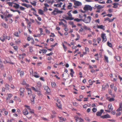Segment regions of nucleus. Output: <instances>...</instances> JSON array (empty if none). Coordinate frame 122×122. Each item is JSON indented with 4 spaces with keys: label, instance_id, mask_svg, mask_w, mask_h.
I'll return each instance as SVG.
<instances>
[{
    "label": "nucleus",
    "instance_id": "56",
    "mask_svg": "<svg viewBox=\"0 0 122 122\" xmlns=\"http://www.w3.org/2000/svg\"><path fill=\"white\" fill-rule=\"evenodd\" d=\"M19 7L20 9L22 10H24L25 9L24 7L22 6H20Z\"/></svg>",
    "mask_w": 122,
    "mask_h": 122
},
{
    "label": "nucleus",
    "instance_id": "43",
    "mask_svg": "<svg viewBox=\"0 0 122 122\" xmlns=\"http://www.w3.org/2000/svg\"><path fill=\"white\" fill-rule=\"evenodd\" d=\"M85 51L87 53H89V48L87 47H86L85 49Z\"/></svg>",
    "mask_w": 122,
    "mask_h": 122
},
{
    "label": "nucleus",
    "instance_id": "50",
    "mask_svg": "<svg viewBox=\"0 0 122 122\" xmlns=\"http://www.w3.org/2000/svg\"><path fill=\"white\" fill-rule=\"evenodd\" d=\"M2 36L0 37V40L2 42H4L5 41V39Z\"/></svg>",
    "mask_w": 122,
    "mask_h": 122
},
{
    "label": "nucleus",
    "instance_id": "62",
    "mask_svg": "<svg viewBox=\"0 0 122 122\" xmlns=\"http://www.w3.org/2000/svg\"><path fill=\"white\" fill-rule=\"evenodd\" d=\"M92 110L93 112H96L97 109L96 108H94L92 109Z\"/></svg>",
    "mask_w": 122,
    "mask_h": 122
},
{
    "label": "nucleus",
    "instance_id": "13",
    "mask_svg": "<svg viewBox=\"0 0 122 122\" xmlns=\"http://www.w3.org/2000/svg\"><path fill=\"white\" fill-rule=\"evenodd\" d=\"M104 112V110L103 109H101L100 112H97L96 115L97 116H101L102 113Z\"/></svg>",
    "mask_w": 122,
    "mask_h": 122
},
{
    "label": "nucleus",
    "instance_id": "7",
    "mask_svg": "<svg viewBox=\"0 0 122 122\" xmlns=\"http://www.w3.org/2000/svg\"><path fill=\"white\" fill-rule=\"evenodd\" d=\"M26 56V55L24 53H23L22 54H19V60H23V58L25 56Z\"/></svg>",
    "mask_w": 122,
    "mask_h": 122
},
{
    "label": "nucleus",
    "instance_id": "52",
    "mask_svg": "<svg viewBox=\"0 0 122 122\" xmlns=\"http://www.w3.org/2000/svg\"><path fill=\"white\" fill-rule=\"evenodd\" d=\"M43 53H45L47 52V51L46 49H43L41 50Z\"/></svg>",
    "mask_w": 122,
    "mask_h": 122
},
{
    "label": "nucleus",
    "instance_id": "39",
    "mask_svg": "<svg viewBox=\"0 0 122 122\" xmlns=\"http://www.w3.org/2000/svg\"><path fill=\"white\" fill-rule=\"evenodd\" d=\"M59 23L60 25H63L64 27H66V25H67L66 24H64L61 21L59 22Z\"/></svg>",
    "mask_w": 122,
    "mask_h": 122
},
{
    "label": "nucleus",
    "instance_id": "49",
    "mask_svg": "<svg viewBox=\"0 0 122 122\" xmlns=\"http://www.w3.org/2000/svg\"><path fill=\"white\" fill-rule=\"evenodd\" d=\"M108 100L110 102H112L114 101L115 100V99L113 98H110L109 100Z\"/></svg>",
    "mask_w": 122,
    "mask_h": 122
},
{
    "label": "nucleus",
    "instance_id": "38",
    "mask_svg": "<svg viewBox=\"0 0 122 122\" xmlns=\"http://www.w3.org/2000/svg\"><path fill=\"white\" fill-rule=\"evenodd\" d=\"M104 7V6H102L101 5H99L98 6H97L96 7L97 9H100L103 8Z\"/></svg>",
    "mask_w": 122,
    "mask_h": 122
},
{
    "label": "nucleus",
    "instance_id": "64",
    "mask_svg": "<svg viewBox=\"0 0 122 122\" xmlns=\"http://www.w3.org/2000/svg\"><path fill=\"white\" fill-rule=\"evenodd\" d=\"M34 2V3L31 2H30V3L33 5L35 6H36V2Z\"/></svg>",
    "mask_w": 122,
    "mask_h": 122
},
{
    "label": "nucleus",
    "instance_id": "18",
    "mask_svg": "<svg viewBox=\"0 0 122 122\" xmlns=\"http://www.w3.org/2000/svg\"><path fill=\"white\" fill-rule=\"evenodd\" d=\"M97 27L98 29H102L104 30H105V26H104L102 25H97Z\"/></svg>",
    "mask_w": 122,
    "mask_h": 122
},
{
    "label": "nucleus",
    "instance_id": "2",
    "mask_svg": "<svg viewBox=\"0 0 122 122\" xmlns=\"http://www.w3.org/2000/svg\"><path fill=\"white\" fill-rule=\"evenodd\" d=\"M25 90V88L23 87L20 88L19 90L20 95L22 97H23L24 96Z\"/></svg>",
    "mask_w": 122,
    "mask_h": 122
},
{
    "label": "nucleus",
    "instance_id": "1",
    "mask_svg": "<svg viewBox=\"0 0 122 122\" xmlns=\"http://www.w3.org/2000/svg\"><path fill=\"white\" fill-rule=\"evenodd\" d=\"M63 12V11L59 10L58 9L55 8L53 11L51 13L52 15H56L58 13H61Z\"/></svg>",
    "mask_w": 122,
    "mask_h": 122
},
{
    "label": "nucleus",
    "instance_id": "16",
    "mask_svg": "<svg viewBox=\"0 0 122 122\" xmlns=\"http://www.w3.org/2000/svg\"><path fill=\"white\" fill-rule=\"evenodd\" d=\"M116 18L114 17L112 19H110L109 18L107 17L105 19V21L108 20L109 22H111L113 21Z\"/></svg>",
    "mask_w": 122,
    "mask_h": 122
},
{
    "label": "nucleus",
    "instance_id": "40",
    "mask_svg": "<svg viewBox=\"0 0 122 122\" xmlns=\"http://www.w3.org/2000/svg\"><path fill=\"white\" fill-rule=\"evenodd\" d=\"M37 86L39 88H40L41 86V84L40 82H38L37 84Z\"/></svg>",
    "mask_w": 122,
    "mask_h": 122
},
{
    "label": "nucleus",
    "instance_id": "10",
    "mask_svg": "<svg viewBox=\"0 0 122 122\" xmlns=\"http://www.w3.org/2000/svg\"><path fill=\"white\" fill-rule=\"evenodd\" d=\"M31 88L35 92H37V94L38 96H40L42 95L41 94V92L40 91V90H38V89H37V90H36L35 89V87H31Z\"/></svg>",
    "mask_w": 122,
    "mask_h": 122
},
{
    "label": "nucleus",
    "instance_id": "17",
    "mask_svg": "<svg viewBox=\"0 0 122 122\" xmlns=\"http://www.w3.org/2000/svg\"><path fill=\"white\" fill-rule=\"evenodd\" d=\"M74 5L76 6H79L81 5V3L79 1H76L74 3Z\"/></svg>",
    "mask_w": 122,
    "mask_h": 122
},
{
    "label": "nucleus",
    "instance_id": "48",
    "mask_svg": "<svg viewBox=\"0 0 122 122\" xmlns=\"http://www.w3.org/2000/svg\"><path fill=\"white\" fill-rule=\"evenodd\" d=\"M62 46H63V48L64 50V51H66V50L67 49V48L66 46H65L64 44L63 43H62Z\"/></svg>",
    "mask_w": 122,
    "mask_h": 122
},
{
    "label": "nucleus",
    "instance_id": "19",
    "mask_svg": "<svg viewBox=\"0 0 122 122\" xmlns=\"http://www.w3.org/2000/svg\"><path fill=\"white\" fill-rule=\"evenodd\" d=\"M59 118L60 119V122H63V121H65L66 120V118H63L62 117H59Z\"/></svg>",
    "mask_w": 122,
    "mask_h": 122
},
{
    "label": "nucleus",
    "instance_id": "29",
    "mask_svg": "<svg viewBox=\"0 0 122 122\" xmlns=\"http://www.w3.org/2000/svg\"><path fill=\"white\" fill-rule=\"evenodd\" d=\"M28 115L27 117L29 119H31L32 118V115L30 113H28Z\"/></svg>",
    "mask_w": 122,
    "mask_h": 122
},
{
    "label": "nucleus",
    "instance_id": "34",
    "mask_svg": "<svg viewBox=\"0 0 122 122\" xmlns=\"http://www.w3.org/2000/svg\"><path fill=\"white\" fill-rule=\"evenodd\" d=\"M2 26L5 28H8V26L5 23H2Z\"/></svg>",
    "mask_w": 122,
    "mask_h": 122
},
{
    "label": "nucleus",
    "instance_id": "44",
    "mask_svg": "<svg viewBox=\"0 0 122 122\" xmlns=\"http://www.w3.org/2000/svg\"><path fill=\"white\" fill-rule=\"evenodd\" d=\"M96 56V57L95 58V59L97 60H98V53H97L94 56Z\"/></svg>",
    "mask_w": 122,
    "mask_h": 122
},
{
    "label": "nucleus",
    "instance_id": "25",
    "mask_svg": "<svg viewBox=\"0 0 122 122\" xmlns=\"http://www.w3.org/2000/svg\"><path fill=\"white\" fill-rule=\"evenodd\" d=\"M104 60L106 61V62L107 63H108L109 62V61L108 60V57L105 55H104Z\"/></svg>",
    "mask_w": 122,
    "mask_h": 122
},
{
    "label": "nucleus",
    "instance_id": "37",
    "mask_svg": "<svg viewBox=\"0 0 122 122\" xmlns=\"http://www.w3.org/2000/svg\"><path fill=\"white\" fill-rule=\"evenodd\" d=\"M76 35L77 38L75 39L76 41H77L79 40L80 38V36L78 34H76Z\"/></svg>",
    "mask_w": 122,
    "mask_h": 122
},
{
    "label": "nucleus",
    "instance_id": "8",
    "mask_svg": "<svg viewBox=\"0 0 122 122\" xmlns=\"http://www.w3.org/2000/svg\"><path fill=\"white\" fill-rule=\"evenodd\" d=\"M105 33H103L101 34V36L102 39V42H104L107 41Z\"/></svg>",
    "mask_w": 122,
    "mask_h": 122
},
{
    "label": "nucleus",
    "instance_id": "54",
    "mask_svg": "<svg viewBox=\"0 0 122 122\" xmlns=\"http://www.w3.org/2000/svg\"><path fill=\"white\" fill-rule=\"evenodd\" d=\"M7 95L9 98H11L12 96V95L11 94H8Z\"/></svg>",
    "mask_w": 122,
    "mask_h": 122
},
{
    "label": "nucleus",
    "instance_id": "42",
    "mask_svg": "<svg viewBox=\"0 0 122 122\" xmlns=\"http://www.w3.org/2000/svg\"><path fill=\"white\" fill-rule=\"evenodd\" d=\"M14 35L18 37L19 36L18 32H15L14 33Z\"/></svg>",
    "mask_w": 122,
    "mask_h": 122
},
{
    "label": "nucleus",
    "instance_id": "15",
    "mask_svg": "<svg viewBox=\"0 0 122 122\" xmlns=\"http://www.w3.org/2000/svg\"><path fill=\"white\" fill-rule=\"evenodd\" d=\"M22 112L24 115L26 116L28 114V112L26 109H25L22 111Z\"/></svg>",
    "mask_w": 122,
    "mask_h": 122
},
{
    "label": "nucleus",
    "instance_id": "6",
    "mask_svg": "<svg viewBox=\"0 0 122 122\" xmlns=\"http://www.w3.org/2000/svg\"><path fill=\"white\" fill-rule=\"evenodd\" d=\"M67 14L69 16L67 17H66L65 18L66 20H71L74 19V18L72 17V16L71 13L68 12Z\"/></svg>",
    "mask_w": 122,
    "mask_h": 122
},
{
    "label": "nucleus",
    "instance_id": "63",
    "mask_svg": "<svg viewBox=\"0 0 122 122\" xmlns=\"http://www.w3.org/2000/svg\"><path fill=\"white\" fill-rule=\"evenodd\" d=\"M29 44L28 43H26L25 45L23 46L24 47V48H26L27 46H29Z\"/></svg>",
    "mask_w": 122,
    "mask_h": 122
},
{
    "label": "nucleus",
    "instance_id": "60",
    "mask_svg": "<svg viewBox=\"0 0 122 122\" xmlns=\"http://www.w3.org/2000/svg\"><path fill=\"white\" fill-rule=\"evenodd\" d=\"M32 39V37L31 38L30 37H28L27 38V40L29 41H31Z\"/></svg>",
    "mask_w": 122,
    "mask_h": 122
},
{
    "label": "nucleus",
    "instance_id": "11",
    "mask_svg": "<svg viewBox=\"0 0 122 122\" xmlns=\"http://www.w3.org/2000/svg\"><path fill=\"white\" fill-rule=\"evenodd\" d=\"M57 103H56V104L58 107L60 109H62L61 105L60 102V101L57 100Z\"/></svg>",
    "mask_w": 122,
    "mask_h": 122
},
{
    "label": "nucleus",
    "instance_id": "46",
    "mask_svg": "<svg viewBox=\"0 0 122 122\" xmlns=\"http://www.w3.org/2000/svg\"><path fill=\"white\" fill-rule=\"evenodd\" d=\"M84 28L85 29H87L89 30H91V29L90 27H87V26H84Z\"/></svg>",
    "mask_w": 122,
    "mask_h": 122
},
{
    "label": "nucleus",
    "instance_id": "3",
    "mask_svg": "<svg viewBox=\"0 0 122 122\" xmlns=\"http://www.w3.org/2000/svg\"><path fill=\"white\" fill-rule=\"evenodd\" d=\"M74 117L76 122H82L84 121L83 119L77 116H75Z\"/></svg>",
    "mask_w": 122,
    "mask_h": 122
},
{
    "label": "nucleus",
    "instance_id": "31",
    "mask_svg": "<svg viewBox=\"0 0 122 122\" xmlns=\"http://www.w3.org/2000/svg\"><path fill=\"white\" fill-rule=\"evenodd\" d=\"M115 58H116V59L118 61H119L121 60V58L120 57L118 56H116L114 57Z\"/></svg>",
    "mask_w": 122,
    "mask_h": 122
},
{
    "label": "nucleus",
    "instance_id": "35",
    "mask_svg": "<svg viewBox=\"0 0 122 122\" xmlns=\"http://www.w3.org/2000/svg\"><path fill=\"white\" fill-rule=\"evenodd\" d=\"M107 45L109 47H112V45L111 43H110L109 41L107 42Z\"/></svg>",
    "mask_w": 122,
    "mask_h": 122
},
{
    "label": "nucleus",
    "instance_id": "28",
    "mask_svg": "<svg viewBox=\"0 0 122 122\" xmlns=\"http://www.w3.org/2000/svg\"><path fill=\"white\" fill-rule=\"evenodd\" d=\"M113 7L114 8H117L118 7V3H114L113 4Z\"/></svg>",
    "mask_w": 122,
    "mask_h": 122
},
{
    "label": "nucleus",
    "instance_id": "32",
    "mask_svg": "<svg viewBox=\"0 0 122 122\" xmlns=\"http://www.w3.org/2000/svg\"><path fill=\"white\" fill-rule=\"evenodd\" d=\"M34 15L36 16L37 17V19L39 21H41L42 19L38 15H37L36 14H34Z\"/></svg>",
    "mask_w": 122,
    "mask_h": 122
},
{
    "label": "nucleus",
    "instance_id": "30",
    "mask_svg": "<svg viewBox=\"0 0 122 122\" xmlns=\"http://www.w3.org/2000/svg\"><path fill=\"white\" fill-rule=\"evenodd\" d=\"M51 85L52 87L54 88H55L56 85V83L55 82L51 83Z\"/></svg>",
    "mask_w": 122,
    "mask_h": 122
},
{
    "label": "nucleus",
    "instance_id": "27",
    "mask_svg": "<svg viewBox=\"0 0 122 122\" xmlns=\"http://www.w3.org/2000/svg\"><path fill=\"white\" fill-rule=\"evenodd\" d=\"M70 71L71 72L70 73V75L71 77H72L73 76V74L74 73V72L72 69H71Z\"/></svg>",
    "mask_w": 122,
    "mask_h": 122
},
{
    "label": "nucleus",
    "instance_id": "59",
    "mask_svg": "<svg viewBox=\"0 0 122 122\" xmlns=\"http://www.w3.org/2000/svg\"><path fill=\"white\" fill-rule=\"evenodd\" d=\"M65 28H64V29L66 31H67L68 30V28L67 27V25H66V27H64Z\"/></svg>",
    "mask_w": 122,
    "mask_h": 122
},
{
    "label": "nucleus",
    "instance_id": "21",
    "mask_svg": "<svg viewBox=\"0 0 122 122\" xmlns=\"http://www.w3.org/2000/svg\"><path fill=\"white\" fill-rule=\"evenodd\" d=\"M108 107L110 111H112L113 109V107H112V105L111 104H110L108 105Z\"/></svg>",
    "mask_w": 122,
    "mask_h": 122
},
{
    "label": "nucleus",
    "instance_id": "14",
    "mask_svg": "<svg viewBox=\"0 0 122 122\" xmlns=\"http://www.w3.org/2000/svg\"><path fill=\"white\" fill-rule=\"evenodd\" d=\"M122 110V103L121 102L119 104V107L116 110L117 112H118Z\"/></svg>",
    "mask_w": 122,
    "mask_h": 122
},
{
    "label": "nucleus",
    "instance_id": "24",
    "mask_svg": "<svg viewBox=\"0 0 122 122\" xmlns=\"http://www.w3.org/2000/svg\"><path fill=\"white\" fill-rule=\"evenodd\" d=\"M14 4L15 5H13V6L16 9H18L19 8L20 6L19 4L16 3H14Z\"/></svg>",
    "mask_w": 122,
    "mask_h": 122
},
{
    "label": "nucleus",
    "instance_id": "33",
    "mask_svg": "<svg viewBox=\"0 0 122 122\" xmlns=\"http://www.w3.org/2000/svg\"><path fill=\"white\" fill-rule=\"evenodd\" d=\"M55 2V1L54 0H48L47 1V3L48 4L51 3V5L53 3Z\"/></svg>",
    "mask_w": 122,
    "mask_h": 122
},
{
    "label": "nucleus",
    "instance_id": "4",
    "mask_svg": "<svg viewBox=\"0 0 122 122\" xmlns=\"http://www.w3.org/2000/svg\"><path fill=\"white\" fill-rule=\"evenodd\" d=\"M84 10H89L92 11V8L91 6L89 5H86L83 8Z\"/></svg>",
    "mask_w": 122,
    "mask_h": 122
},
{
    "label": "nucleus",
    "instance_id": "53",
    "mask_svg": "<svg viewBox=\"0 0 122 122\" xmlns=\"http://www.w3.org/2000/svg\"><path fill=\"white\" fill-rule=\"evenodd\" d=\"M29 50L30 52H32L33 51V47L31 46L30 47H29Z\"/></svg>",
    "mask_w": 122,
    "mask_h": 122
},
{
    "label": "nucleus",
    "instance_id": "58",
    "mask_svg": "<svg viewBox=\"0 0 122 122\" xmlns=\"http://www.w3.org/2000/svg\"><path fill=\"white\" fill-rule=\"evenodd\" d=\"M13 48L16 51H17L18 49V47L17 46H13Z\"/></svg>",
    "mask_w": 122,
    "mask_h": 122
},
{
    "label": "nucleus",
    "instance_id": "41",
    "mask_svg": "<svg viewBox=\"0 0 122 122\" xmlns=\"http://www.w3.org/2000/svg\"><path fill=\"white\" fill-rule=\"evenodd\" d=\"M74 19V21H76L77 22H79L81 20V19H79L78 18H75Z\"/></svg>",
    "mask_w": 122,
    "mask_h": 122
},
{
    "label": "nucleus",
    "instance_id": "9",
    "mask_svg": "<svg viewBox=\"0 0 122 122\" xmlns=\"http://www.w3.org/2000/svg\"><path fill=\"white\" fill-rule=\"evenodd\" d=\"M101 117L103 119L110 118L111 117L110 116L107 114L103 116H101Z\"/></svg>",
    "mask_w": 122,
    "mask_h": 122
},
{
    "label": "nucleus",
    "instance_id": "12",
    "mask_svg": "<svg viewBox=\"0 0 122 122\" xmlns=\"http://www.w3.org/2000/svg\"><path fill=\"white\" fill-rule=\"evenodd\" d=\"M109 87V86L108 83H106L105 85L102 86V89L103 90H105L106 88H108Z\"/></svg>",
    "mask_w": 122,
    "mask_h": 122
},
{
    "label": "nucleus",
    "instance_id": "20",
    "mask_svg": "<svg viewBox=\"0 0 122 122\" xmlns=\"http://www.w3.org/2000/svg\"><path fill=\"white\" fill-rule=\"evenodd\" d=\"M34 76L36 78H38L39 77V74H38V73L36 72H34L33 74Z\"/></svg>",
    "mask_w": 122,
    "mask_h": 122
},
{
    "label": "nucleus",
    "instance_id": "5",
    "mask_svg": "<svg viewBox=\"0 0 122 122\" xmlns=\"http://www.w3.org/2000/svg\"><path fill=\"white\" fill-rule=\"evenodd\" d=\"M91 17L89 16L87 17H85L84 20V21L86 23H89L91 20Z\"/></svg>",
    "mask_w": 122,
    "mask_h": 122
},
{
    "label": "nucleus",
    "instance_id": "51",
    "mask_svg": "<svg viewBox=\"0 0 122 122\" xmlns=\"http://www.w3.org/2000/svg\"><path fill=\"white\" fill-rule=\"evenodd\" d=\"M39 30H40V35H42L43 34L42 32H43V29L42 28H40L39 29Z\"/></svg>",
    "mask_w": 122,
    "mask_h": 122
},
{
    "label": "nucleus",
    "instance_id": "36",
    "mask_svg": "<svg viewBox=\"0 0 122 122\" xmlns=\"http://www.w3.org/2000/svg\"><path fill=\"white\" fill-rule=\"evenodd\" d=\"M9 85L8 84H6L5 85V88L6 89L8 90L9 89Z\"/></svg>",
    "mask_w": 122,
    "mask_h": 122
},
{
    "label": "nucleus",
    "instance_id": "22",
    "mask_svg": "<svg viewBox=\"0 0 122 122\" xmlns=\"http://www.w3.org/2000/svg\"><path fill=\"white\" fill-rule=\"evenodd\" d=\"M38 10V13L42 15L44 14V11L43 10L41 9H39Z\"/></svg>",
    "mask_w": 122,
    "mask_h": 122
},
{
    "label": "nucleus",
    "instance_id": "23",
    "mask_svg": "<svg viewBox=\"0 0 122 122\" xmlns=\"http://www.w3.org/2000/svg\"><path fill=\"white\" fill-rule=\"evenodd\" d=\"M72 4L71 3H69V5L67 6V9H72Z\"/></svg>",
    "mask_w": 122,
    "mask_h": 122
},
{
    "label": "nucleus",
    "instance_id": "26",
    "mask_svg": "<svg viewBox=\"0 0 122 122\" xmlns=\"http://www.w3.org/2000/svg\"><path fill=\"white\" fill-rule=\"evenodd\" d=\"M28 94L29 95H30V96H31L32 93V91L31 89L30 88H28Z\"/></svg>",
    "mask_w": 122,
    "mask_h": 122
},
{
    "label": "nucleus",
    "instance_id": "47",
    "mask_svg": "<svg viewBox=\"0 0 122 122\" xmlns=\"http://www.w3.org/2000/svg\"><path fill=\"white\" fill-rule=\"evenodd\" d=\"M95 22L96 23H98V24L100 23V20L99 19H98L95 20Z\"/></svg>",
    "mask_w": 122,
    "mask_h": 122
},
{
    "label": "nucleus",
    "instance_id": "61",
    "mask_svg": "<svg viewBox=\"0 0 122 122\" xmlns=\"http://www.w3.org/2000/svg\"><path fill=\"white\" fill-rule=\"evenodd\" d=\"M25 107L27 108V109L29 110H31V109L30 108V106H27L26 105H25Z\"/></svg>",
    "mask_w": 122,
    "mask_h": 122
},
{
    "label": "nucleus",
    "instance_id": "55",
    "mask_svg": "<svg viewBox=\"0 0 122 122\" xmlns=\"http://www.w3.org/2000/svg\"><path fill=\"white\" fill-rule=\"evenodd\" d=\"M24 72L23 71H21L20 72V76L21 77L22 76L24 75Z\"/></svg>",
    "mask_w": 122,
    "mask_h": 122
},
{
    "label": "nucleus",
    "instance_id": "57",
    "mask_svg": "<svg viewBox=\"0 0 122 122\" xmlns=\"http://www.w3.org/2000/svg\"><path fill=\"white\" fill-rule=\"evenodd\" d=\"M51 35H50V37H54L55 36L54 33H51Z\"/></svg>",
    "mask_w": 122,
    "mask_h": 122
},
{
    "label": "nucleus",
    "instance_id": "45",
    "mask_svg": "<svg viewBox=\"0 0 122 122\" xmlns=\"http://www.w3.org/2000/svg\"><path fill=\"white\" fill-rule=\"evenodd\" d=\"M4 66L3 64V63H0V68L3 69Z\"/></svg>",
    "mask_w": 122,
    "mask_h": 122
}]
</instances>
